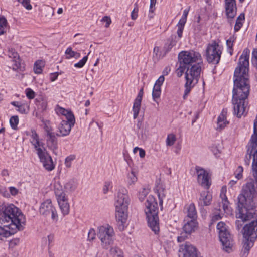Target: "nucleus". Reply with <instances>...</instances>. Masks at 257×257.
Here are the masks:
<instances>
[{
  "label": "nucleus",
  "instance_id": "obj_27",
  "mask_svg": "<svg viewBox=\"0 0 257 257\" xmlns=\"http://www.w3.org/2000/svg\"><path fill=\"white\" fill-rule=\"evenodd\" d=\"M228 124L226 120V116L224 114H220L217 118V130L221 131Z\"/></svg>",
  "mask_w": 257,
  "mask_h": 257
},
{
  "label": "nucleus",
  "instance_id": "obj_18",
  "mask_svg": "<svg viewBox=\"0 0 257 257\" xmlns=\"http://www.w3.org/2000/svg\"><path fill=\"white\" fill-rule=\"evenodd\" d=\"M226 192L225 187H222L220 193V197L222 199V208L224 211L227 214H231L232 209L229 206V202L228 200L227 197L225 195V192Z\"/></svg>",
  "mask_w": 257,
  "mask_h": 257
},
{
  "label": "nucleus",
  "instance_id": "obj_9",
  "mask_svg": "<svg viewBox=\"0 0 257 257\" xmlns=\"http://www.w3.org/2000/svg\"><path fill=\"white\" fill-rule=\"evenodd\" d=\"M39 213L45 217L51 216L53 221H57L58 216L56 209L52 203L50 199H47L41 204Z\"/></svg>",
  "mask_w": 257,
  "mask_h": 257
},
{
  "label": "nucleus",
  "instance_id": "obj_49",
  "mask_svg": "<svg viewBox=\"0 0 257 257\" xmlns=\"http://www.w3.org/2000/svg\"><path fill=\"white\" fill-rule=\"evenodd\" d=\"M0 193L5 197H9L10 194L5 187L0 185Z\"/></svg>",
  "mask_w": 257,
  "mask_h": 257
},
{
  "label": "nucleus",
  "instance_id": "obj_20",
  "mask_svg": "<svg viewBox=\"0 0 257 257\" xmlns=\"http://www.w3.org/2000/svg\"><path fill=\"white\" fill-rule=\"evenodd\" d=\"M72 126L65 120H63L59 126V131L56 133L58 137H63L68 135L71 130Z\"/></svg>",
  "mask_w": 257,
  "mask_h": 257
},
{
  "label": "nucleus",
  "instance_id": "obj_25",
  "mask_svg": "<svg viewBox=\"0 0 257 257\" xmlns=\"http://www.w3.org/2000/svg\"><path fill=\"white\" fill-rule=\"evenodd\" d=\"M188 219H196L197 215L195 205L193 203L190 204L187 208Z\"/></svg>",
  "mask_w": 257,
  "mask_h": 257
},
{
  "label": "nucleus",
  "instance_id": "obj_48",
  "mask_svg": "<svg viewBox=\"0 0 257 257\" xmlns=\"http://www.w3.org/2000/svg\"><path fill=\"white\" fill-rule=\"evenodd\" d=\"M189 235H188L187 233L183 231V232L180 234V235L177 237L178 242H182L184 241L186 239L188 238Z\"/></svg>",
  "mask_w": 257,
  "mask_h": 257
},
{
  "label": "nucleus",
  "instance_id": "obj_26",
  "mask_svg": "<svg viewBox=\"0 0 257 257\" xmlns=\"http://www.w3.org/2000/svg\"><path fill=\"white\" fill-rule=\"evenodd\" d=\"M62 113L65 115L66 117L67 120L65 121L67 122H68L70 125L73 126L75 122V119L73 113L70 111H69L65 109H62Z\"/></svg>",
  "mask_w": 257,
  "mask_h": 257
},
{
  "label": "nucleus",
  "instance_id": "obj_62",
  "mask_svg": "<svg viewBox=\"0 0 257 257\" xmlns=\"http://www.w3.org/2000/svg\"><path fill=\"white\" fill-rule=\"evenodd\" d=\"M249 251L248 250H245V249L242 247L240 252V256L241 257H247L249 253Z\"/></svg>",
  "mask_w": 257,
  "mask_h": 257
},
{
  "label": "nucleus",
  "instance_id": "obj_22",
  "mask_svg": "<svg viewBox=\"0 0 257 257\" xmlns=\"http://www.w3.org/2000/svg\"><path fill=\"white\" fill-rule=\"evenodd\" d=\"M183 257H198L196 248L194 246L186 243L185 245Z\"/></svg>",
  "mask_w": 257,
  "mask_h": 257
},
{
  "label": "nucleus",
  "instance_id": "obj_1",
  "mask_svg": "<svg viewBox=\"0 0 257 257\" xmlns=\"http://www.w3.org/2000/svg\"><path fill=\"white\" fill-rule=\"evenodd\" d=\"M250 51L246 48L240 56L234 76L232 90L233 113L238 118L246 113L250 93L249 57Z\"/></svg>",
  "mask_w": 257,
  "mask_h": 257
},
{
  "label": "nucleus",
  "instance_id": "obj_19",
  "mask_svg": "<svg viewBox=\"0 0 257 257\" xmlns=\"http://www.w3.org/2000/svg\"><path fill=\"white\" fill-rule=\"evenodd\" d=\"M212 199V195L208 191H202L198 200V205L201 207L208 206L211 204Z\"/></svg>",
  "mask_w": 257,
  "mask_h": 257
},
{
  "label": "nucleus",
  "instance_id": "obj_44",
  "mask_svg": "<svg viewBox=\"0 0 257 257\" xmlns=\"http://www.w3.org/2000/svg\"><path fill=\"white\" fill-rule=\"evenodd\" d=\"M234 37H230L227 41H226V45L228 49L230 51L232 50L233 43L234 41ZM230 54L232 55V52L230 51Z\"/></svg>",
  "mask_w": 257,
  "mask_h": 257
},
{
  "label": "nucleus",
  "instance_id": "obj_41",
  "mask_svg": "<svg viewBox=\"0 0 257 257\" xmlns=\"http://www.w3.org/2000/svg\"><path fill=\"white\" fill-rule=\"evenodd\" d=\"M27 97L29 99H32L35 97V92L31 88H27L25 90Z\"/></svg>",
  "mask_w": 257,
  "mask_h": 257
},
{
  "label": "nucleus",
  "instance_id": "obj_45",
  "mask_svg": "<svg viewBox=\"0 0 257 257\" xmlns=\"http://www.w3.org/2000/svg\"><path fill=\"white\" fill-rule=\"evenodd\" d=\"M187 68L182 67V65L179 64V68L176 70V74L178 77H180L182 76L185 71H186Z\"/></svg>",
  "mask_w": 257,
  "mask_h": 257
},
{
  "label": "nucleus",
  "instance_id": "obj_12",
  "mask_svg": "<svg viewBox=\"0 0 257 257\" xmlns=\"http://www.w3.org/2000/svg\"><path fill=\"white\" fill-rule=\"evenodd\" d=\"M196 170L198 176L197 181L199 184L206 189H208L211 185L209 181L208 173L199 166L196 167Z\"/></svg>",
  "mask_w": 257,
  "mask_h": 257
},
{
  "label": "nucleus",
  "instance_id": "obj_30",
  "mask_svg": "<svg viewBox=\"0 0 257 257\" xmlns=\"http://www.w3.org/2000/svg\"><path fill=\"white\" fill-rule=\"evenodd\" d=\"M65 54L66 55V58L68 59H70L71 58H75V59H78L80 57L81 55L80 53L74 51L72 50L71 47H68L65 51Z\"/></svg>",
  "mask_w": 257,
  "mask_h": 257
},
{
  "label": "nucleus",
  "instance_id": "obj_53",
  "mask_svg": "<svg viewBox=\"0 0 257 257\" xmlns=\"http://www.w3.org/2000/svg\"><path fill=\"white\" fill-rule=\"evenodd\" d=\"M101 21L103 22H106V24L105 25V27L106 28H108L109 26L110 23H111V20L110 19V18L108 16L103 17L102 18Z\"/></svg>",
  "mask_w": 257,
  "mask_h": 257
},
{
  "label": "nucleus",
  "instance_id": "obj_51",
  "mask_svg": "<svg viewBox=\"0 0 257 257\" xmlns=\"http://www.w3.org/2000/svg\"><path fill=\"white\" fill-rule=\"evenodd\" d=\"M26 107H27V106L26 105L25 106V104H21L18 107V109H17V110L22 114H25L27 113V111H26Z\"/></svg>",
  "mask_w": 257,
  "mask_h": 257
},
{
  "label": "nucleus",
  "instance_id": "obj_63",
  "mask_svg": "<svg viewBox=\"0 0 257 257\" xmlns=\"http://www.w3.org/2000/svg\"><path fill=\"white\" fill-rule=\"evenodd\" d=\"M222 216L220 214H214L212 217V221H216L221 219Z\"/></svg>",
  "mask_w": 257,
  "mask_h": 257
},
{
  "label": "nucleus",
  "instance_id": "obj_32",
  "mask_svg": "<svg viewBox=\"0 0 257 257\" xmlns=\"http://www.w3.org/2000/svg\"><path fill=\"white\" fill-rule=\"evenodd\" d=\"M255 239H253L250 238H245V240L243 243V248L245 250H248L249 251L250 248L253 246L254 242Z\"/></svg>",
  "mask_w": 257,
  "mask_h": 257
},
{
  "label": "nucleus",
  "instance_id": "obj_8",
  "mask_svg": "<svg viewBox=\"0 0 257 257\" xmlns=\"http://www.w3.org/2000/svg\"><path fill=\"white\" fill-rule=\"evenodd\" d=\"M222 51L221 47L216 42L209 44L206 51V59L209 63L217 64L219 62Z\"/></svg>",
  "mask_w": 257,
  "mask_h": 257
},
{
  "label": "nucleus",
  "instance_id": "obj_31",
  "mask_svg": "<svg viewBox=\"0 0 257 257\" xmlns=\"http://www.w3.org/2000/svg\"><path fill=\"white\" fill-rule=\"evenodd\" d=\"M244 18L245 17L243 13L240 14L237 17L234 28L235 32L238 31L241 28L242 26V23L241 22V21L244 20Z\"/></svg>",
  "mask_w": 257,
  "mask_h": 257
},
{
  "label": "nucleus",
  "instance_id": "obj_61",
  "mask_svg": "<svg viewBox=\"0 0 257 257\" xmlns=\"http://www.w3.org/2000/svg\"><path fill=\"white\" fill-rule=\"evenodd\" d=\"M138 17V10L136 11L134 9L131 13V18L132 20H136Z\"/></svg>",
  "mask_w": 257,
  "mask_h": 257
},
{
  "label": "nucleus",
  "instance_id": "obj_55",
  "mask_svg": "<svg viewBox=\"0 0 257 257\" xmlns=\"http://www.w3.org/2000/svg\"><path fill=\"white\" fill-rule=\"evenodd\" d=\"M9 191L12 196H16L19 193V190L14 187H10Z\"/></svg>",
  "mask_w": 257,
  "mask_h": 257
},
{
  "label": "nucleus",
  "instance_id": "obj_21",
  "mask_svg": "<svg viewBox=\"0 0 257 257\" xmlns=\"http://www.w3.org/2000/svg\"><path fill=\"white\" fill-rule=\"evenodd\" d=\"M8 55L12 59V61L14 63L13 69L16 70L20 68L21 64L18 53L14 49H12L9 51Z\"/></svg>",
  "mask_w": 257,
  "mask_h": 257
},
{
  "label": "nucleus",
  "instance_id": "obj_47",
  "mask_svg": "<svg viewBox=\"0 0 257 257\" xmlns=\"http://www.w3.org/2000/svg\"><path fill=\"white\" fill-rule=\"evenodd\" d=\"M128 179L129 180V184H133L136 182L137 178L134 172H131L130 174H128Z\"/></svg>",
  "mask_w": 257,
  "mask_h": 257
},
{
  "label": "nucleus",
  "instance_id": "obj_35",
  "mask_svg": "<svg viewBox=\"0 0 257 257\" xmlns=\"http://www.w3.org/2000/svg\"><path fill=\"white\" fill-rule=\"evenodd\" d=\"M176 140V136L173 134H169L167 135L166 143L167 146H172Z\"/></svg>",
  "mask_w": 257,
  "mask_h": 257
},
{
  "label": "nucleus",
  "instance_id": "obj_16",
  "mask_svg": "<svg viewBox=\"0 0 257 257\" xmlns=\"http://www.w3.org/2000/svg\"><path fill=\"white\" fill-rule=\"evenodd\" d=\"M184 221L185 223L183 225V230L188 235H190L197 229L198 223L196 219H188V218H186Z\"/></svg>",
  "mask_w": 257,
  "mask_h": 257
},
{
  "label": "nucleus",
  "instance_id": "obj_56",
  "mask_svg": "<svg viewBox=\"0 0 257 257\" xmlns=\"http://www.w3.org/2000/svg\"><path fill=\"white\" fill-rule=\"evenodd\" d=\"M244 221L242 220V219H241V221L240 220H236L235 221V226H236V228L237 230H239L241 228V227L243 226Z\"/></svg>",
  "mask_w": 257,
  "mask_h": 257
},
{
  "label": "nucleus",
  "instance_id": "obj_23",
  "mask_svg": "<svg viewBox=\"0 0 257 257\" xmlns=\"http://www.w3.org/2000/svg\"><path fill=\"white\" fill-rule=\"evenodd\" d=\"M178 40H177V37L175 35H172L168 40L167 42L164 47V49L165 53H167L171 50L172 47L176 45Z\"/></svg>",
  "mask_w": 257,
  "mask_h": 257
},
{
  "label": "nucleus",
  "instance_id": "obj_4",
  "mask_svg": "<svg viewBox=\"0 0 257 257\" xmlns=\"http://www.w3.org/2000/svg\"><path fill=\"white\" fill-rule=\"evenodd\" d=\"M130 199L127 190L124 187L119 188L115 197V217L117 221L118 229L122 231L126 227L127 219L128 206Z\"/></svg>",
  "mask_w": 257,
  "mask_h": 257
},
{
  "label": "nucleus",
  "instance_id": "obj_58",
  "mask_svg": "<svg viewBox=\"0 0 257 257\" xmlns=\"http://www.w3.org/2000/svg\"><path fill=\"white\" fill-rule=\"evenodd\" d=\"M110 185V184L109 182H106L105 183L103 188V192L104 194H106L108 192Z\"/></svg>",
  "mask_w": 257,
  "mask_h": 257
},
{
  "label": "nucleus",
  "instance_id": "obj_10",
  "mask_svg": "<svg viewBox=\"0 0 257 257\" xmlns=\"http://www.w3.org/2000/svg\"><path fill=\"white\" fill-rule=\"evenodd\" d=\"M253 216H250L246 219L240 218L244 221L249 220L252 218L254 219L251 222L246 224L243 228V234L245 238H250L253 239L257 238V216H254V214H252Z\"/></svg>",
  "mask_w": 257,
  "mask_h": 257
},
{
  "label": "nucleus",
  "instance_id": "obj_17",
  "mask_svg": "<svg viewBox=\"0 0 257 257\" xmlns=\"http://www.w3.org/2000/svg\"><path fill=\"white\" fill-rule=\"evenodd\" d=\"M143 95V89L142 88L139 91L138 95L135 99L133 107V117L134 119H136L137 118L141 107V101L142 100V97Z\"/></svg>",
  "mask_w": 257,
  "mask_h": 257
},
{
  "label": "nucleus",
  "instance_id": "obj_36",
  "mask_svg": "<svg viewBox=\"0 0 257 257\" xmlns=\"http://www.w3.org/2000/svg\"><path fill=\"white\" fill-rule=\"evenodd\" d=\"M150 192V189L149 188H144L139 192V199L140 201L142 202L144 200L145 198L146 197L147 195L148 194V193Z\"/></svg>",
  "mask_w": 257,
  "mask_h": 257
},
{
  "label": "nucleus",
  "instance_id": "obj_38",
  "mask_svg": "<svg viewBox=\"0 0 257 257\" xmlns=\"http://www.w3.org/2000/svg\"><path fill=\"white\" fill-rule=\"evenodd\" d=\"M243 171V168L241 166H239L236 169L234 172V175L235 176L236 178H237V180H239L242 178Z\"/></svg>",
  "mask_w": 257,
  "mask_h": 257
},
{
  "label": "nucleus",
  "instance_id": "obj_34",
  "mask_svg": "<svg viewBox=\"0 0 257 257\" xmlns=\"http://www.w3.org/2000/svg\"><path fill=\"white\" fill-rule=\"evenodd\" d=\"M60 188H57L56 187L55 188V194L57 197V201L66 198L65 193L62 190L61 187H60Z\"/></svg>",
  "mask_w": 257,
  "mask_h": 257
},
{
  "label": "nucleus",
  "instance_id": "obj_43",
  "mask_svg": "<svg viewBox=\"0 0 257 257\" xmlns=\"http://www.w3.org/2000/svg\"><path fill=\"white\" fill-rule=\"evenodd\" d=\"M75 159L74 155H70L67 157L65 159V164L67 168H69L71 166V161Z\"/></svg>",
  "mask_w": 257,
  "mask_h": 257
},
{
  "label": "nucleus",
  "instance_id": "obj_13",
  "mask_svg": "<svg viewBox=\"0 0 257 257\" xmlns=\"http://www.w3.org/2000/svg\"><path fill=\"white\" fill-rule=\"evenodd\" d=\"M40 162L43 164L44 168L48 171L53 170L55 168V164L51 156L46 151L38 155Z\"/></svg>",
  "mask_w": 257,
  "mask_h": 257
},
{
  "label": "nucleus",
  "instance_id": "obj_46",
  "mask_svg": "<svg viewBox=\"0 0 257 257\" xmlns=\"http://www.w3.org/2000/svg\"><path fill=\"white\" fill-rule=\"evenodd\" d=\"M96 232L94 229L91 228L88 233V240L91 241L95 238Z\"/></svg>",
  "mask_w": 257,
  "mask_h": 257
},
{
  "label": "nucleus",
  "instance_id": "obj_11",
  "mask_svg": "<svg viewBox=\"0 0 257 257\" xmlns=\"http://www.w3.org/2000/svg\"><path fill=\"white\" fill-rule=\"evenodd\" d=\"M46 133V142L48 147L52 150L53 153L57 155V150L58 149V143L56 136V133H54L51 128L48 126L45 128Z\"/></svg>",
  "mask_w": 257,
  "mask_h": 257
},
{
  "label": "nucleus",
  "instance_id": "obj_40",
  "mask_svg": "<svg viewBox=\"0 0 257 257\" xmlns=\"http://www.w3.org/2000/svg\"><path fill=\"white\" fill-rule=\"evenodd\" d=\"M88 60V56H84L80 61L74 64V67L81 68L84 66Z\"/></svg>",
  "mask_w": 257,
  "mask_h": 257
},
{
  "label": "nucleus",
  "instance_id": "obj_59",
  "mask_svg": "<svg viewBox=\"0 0 257 257\" xmlns=\"http://www.w3.org/2000/svg\"><path fill=\"white\" fill-rule=\"evenodd\" d=\"M58 76V73L57 72L51 73L50 76V79L51 81L53 82L55 81Z\"/></svg>",
  "mask_w": 257,
  "mask_h": 257
},
{
  "label": "nucleus",
  "instance_id": "obj_24",
  "mask_svg": "<svg viewBox=\"0 0 257 257\" xmlns=\"http://www.w3.org/2000/svg\"><path fill=\"white\" fill-rule=\"evenodd\" d=\"M58 204L63 214L66 215L69 213V204L67 198L58 201Z\"/></svg>",
  "mask_w": 257,
  "mask_h": 257
},
{
  "label": "nucleus",
  "instance_id": "obj_50",
  "mask_svg": "<svg viewBox=\"0 0 257 257\" xmlns=\"http://www.w3.org/2000/svg\"><path fill=\"white\" fill-rule=\"evenodd\" d=\"M161 92L158 91H152V98L154 101L157 102V99L160 98Z\"/></svg>",
  "mask_w": 257,
  "mask_h": 257
},
{
  "label": "nucleus",
  "instance_id": "obj_57",
  "mask_svg": "<svg viewBox=\"0 0 257 257\" xmlns=\"http://www.w3.org/2000/svg\"><path fill=\"white\" fill-rule=\"evenodd\" d=\"M186 20L187 19L181 17L177 24V27H184Z\"/></svg>",
  "mask_w": 257,
  "mask_h": 257
},
{
  "label": "nucleus",
  "instance_id": "obj_7",
  "mask_svg": "<svg viewBox=\"0 0 257 257\" xmlns=\"http://www.w3.org/2000/svg\"><path fill=\"white\" fill-rule=\"evenodd\" d=\"M97 236L101 240L103 248L108 249L114 241V232L112 227L109 225L98 227Z\"/></svg>",
  "mask_w": 257,
  "mask_h": 257
},
{
  "label": "nucleus",
  "instance_id": "obj_2",
  "mask_svg": "<svg viewBox=\"0 0 257 257\" xmlns=\"http://www.w3.org/2000/svg\"><path fill=\"white\" fill-rule=\"evenodd\" d=\"M26 218L13 204L0 202V239L24 229Z\"/></svg>",
  "mask_w": 257,
  "mask_h": 257
},
{
  "label": "nucleus",
  "instance_id": "obj_54",
  "mask_svg": "<svg viewBox=\"0 0 257 257\" xmlns=\"http://www.w3.org/2000/svg\"><path fill=\"white\" fill-rule=\"evenodd\" d=\"M165 78L163 75L160 76L156 81L155 85L161 86L164 81Z\"/></svg>",
  "mask_w": 257,
  "mask_h": 257
},
{
  "label": "nucleus",
  "instance_id": "obj_28",
  "mask_svg": "<svg viewBox=\"0 0 257 257\" xmlns=\"http://www.w3.org/2000/svg\"><path fill=\"white\" fill-rule=\"evenodd\" d=\"M78 182L75 179L70 180L65 185V188L68 191H74L77 187Z\"/></svg>",
  "mask_w": 257,
  "mask_h": 257
},
{
  "label": "nucleus",
  "instance_id": "obj_33",
  "mask_svg": "<svg viewBox=\"0 0 257 257\" xmlns=\"http://www.w3.org/2000/svg\"><path fill=\"white\" fill-rule=\"evenodd\" d=\"M44 67V62L40 60L36 61L34 64V70L35 73L40 74L42 72V68Z\"/></svg>",
  "mask_w": 257,
  "mask_h": 257
},
{
  "label": "nucleus",
  "instance_id": "obj_60",
  "mask_svg": "<svg viewBox=\"0 0 257 257\" xmlns=\"http://www.w3.org/2000/svg\"><path fill=\"white\" fill-rule=\"evenodd\" d=\"M178 30H177V35L178 37V39H180L182 37V34L183 31L184 30V27H177Z\"/></svg>",
  "mask_w": 257,
  "mask_h": 257
},
{
  "label": "nucleus",
  "instance_id": "obj_15",
  "mask_svg": "<svg viewBox=\"0 0 257 257\" xmlns=\"http://www.w3.org/2000/svg\"><path fill=\"white\" fill-rule=\"evenodd\" d=\"M225 13L228 18L233 19L236 15L237 7L235 0L225 1Z\"/></svg>",
  "mask_w": 257,
  "mask_h": 257
},
{
  "label": "nucleus",
  "instance_id": "obj_37",
  "mask_svg": "<svg viewBox=\"0 0 257 257\" xmlns=\"http://www.w3.org/2000/svg\"><path fill=\"white\" fill-rule=\"evenodd\" d=\"M19 123V118L17 116H12L10 119V123L11 127L14 130H16L17 125Z\"/></svg>",
  "mask_w": 257,
  "mask_h": 257
},
{
  "label": "nucleus",
  "instance_id": "obj_64",
  "mask_svg": "<svg viewBox=\"0 0 257 257\" xmlns=\"http://www.w3.org/2000/svg\"><path fill=\"white\" fill-rule=\"evenodd\" d=\"M171 68L170 67H166L164 70L163 71V75L164 76L165 75H167L170 72Z\"/></svg>",
  "mask_w": 257,
  "mask_h": 257
},
{
  "label": "nucleus",
  "instance_id": "obj_52",
  "mask_svg": "<svg viewBox=\"0 0 257 257\" xmlns=\"http://www.w3.org/2000/svg\"><path fill=\"white\" fill-rule=\"evenodd\" d=\"M157 0H150V5L149 8V13H153L155 10V5L156 3Z\"/></svg>",
  "mask_w": 257,
  "mask_h": 257
},
{
  "label": "nucleus",
  "instance_id": "obj_5",
  "mask_svg": "<svg viewBox=\"0 0 257 257\" xmlns=\"http://www.w3.org/2000/svg\"><path fill=\"white\" fill-rule=\"evenodd\" d=\"M145 212L149 227L155 233L160 231L159 220L158 217V206L154 196L150 195L145 202Z\"/></svg>",
  "mask_w": 257,
  "mask_h": 257
},
{
  "label": "nucleus",
  "instance_id": "obj_42",
  "mask_svg": "<svg viewBox=\"0 0 257 257\" xmlns=\"http://www.w3.org/2000/svg\"><path fill=\"white\" fill-rule=\"evenodd\" d=\"M111 252L118 257H122L123 252L118 247H114L111 248Z\"/></svg>",
  "mask_w": 257,
  "mask_h": 257
},
{
  "label": "nucleus",
  "instance_id": "obj_39",
  "mask_svg": "<svg viewBox=\"0 0 257 257\" xmlns=\"http://www.w3.org/2000/svg\"><path fill=\"white\" fill-rule=\"evenodd\" d=\"M18 2L21 4L22 6L27 10H30L32 9V6L30 4V0H17Z\"/></svg>",
  "mask_w": 257,
  "mask_h": 257
},
{
  "label": "nucleus",
  "instance_id": "obj_29",
  "mask_svg": "<svg viewBox=\"0 0 257 257\" xmlns=\"http://www.w3.org/2000/svg\"><path fill=\"white\" fill-rule=\"evenodd\" d=\"M8 26L6 18L4 16L0 17V36L6 32V29Z\"/></svg>",
  "mask_w": 257,
  "mask_h": 257
},
{
  "label": "nucleus",
  "instance_id": "obj_14",
  "mask_svg": "<svg viewBox=\"0 0 257 257\" xmlns=\"http://www.w3.org/2000/svg\"><path fill=\"white\" fill-rule=\"evenodd\" d=\"M31 137L32 139L31 143L34 146L35 149L37 151V154L38 155L46 151L43 146L44 144L42 142H40L39 135L36 133V131L34 130L31 131Z\"/></svg>",
  "mask_w": 257,
  "mask_h": 257
},
{
  "label": "nucleus",
  "instance_id": "obj_3",
  "mask_svg": "<svg viewBox=\"0 0 257 257\" xmlns=\"http://www.w3.org/2000/svg\"><path fill=\"white\" fill-rule=\"evenodd\" d=\"M178 61L182 67L187 68L185 73L186 82L183 95V98L185 99L191 89L199 81L202 61L201 55L194 51L180 52L178 54Z\"/></svg>",
  "mask_w": 257,
  "mask_h": 257
},
{
  "label": "nucleus",
  "instance_id": "obj_6",
  "mask_svg": "<svg viewBox=\"0 0 257 257\" xmlns=\"http://www.w3.org/2000/svg\"><path fill=\"white\" fill-rule=\"evenodd\" d=\"M217 229L218 231L219 238L222 243L223 249L227 252L232 250L233 240L231 235L227 230V226L222 221L218 223Z\"/></svg>",
  "mask_w": 257,
  "mask_h": 257
}]
</instances>
